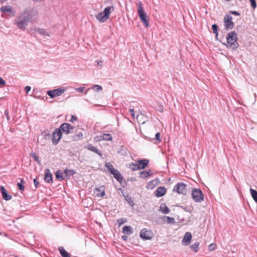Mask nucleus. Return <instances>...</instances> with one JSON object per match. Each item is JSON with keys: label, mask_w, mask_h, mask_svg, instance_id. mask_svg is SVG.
Listing matches in <instances>:
<instances>
[{"label": "nucleus", "mask_w": 257, "mask_h": 257, "mask_svg": "<svg viewBox=\"0 0 257 257\" xmlns=\"http://www.w3.org/2000/svg\"><path fill=\"white\" fill-rule=\"evenodd\" d=\"M31 87L29 86H27L25 87V91L26 93H28V92L31 90Z\"/></svg>", "instance_id": "5fc2aeb1"}, {"label": "nucleus", "mask_w": 257, "mask_h": 257, "mask_svg": "<svg viewBox=\"0 0 257 257\" xmlns=\"http://www.w3.org/2000/svg\"><path fill=\"white\" fill-rule=\"evenodd\" d=\"M65 91L64 88H57L53 90H49L47 92V94L49 95L51 98H53L57 96L61 95Z\"/></svg>", "instance_id": "6e6552de"}, {"label": "nucleus", "mask_w": 257, "mask_h": 257, "mask_svg": "<svg viewBox=\"0 0 257 257\" xmlns=\"http://www.w3.org/2000/svg\"><path fill=\"white\" fill-rule=\"evenodd\" d=\"M55 176L56 179H57L59 181H62L64 179L62 173L60 170H58L56 171V172L55 173Z\"/></svg>", "instance_id": "e433bc0d"}, {"label": "nucleus", "mask_w": 257, "mask_h": 257, "mask_svg": "<svg viewBox=\"0 0 257 257\" xmlns=\"http://www.w3.org/2000/svg\"><path fill=\"white\" fill-rule=\"evenodd\" d=\"M199 243L198 242H195L194 244L191 245L190 247L192 250L196 252L198 251L199 249Z\"/></svg>", "instance_id": "4c0bfd02"}, {"label": "nucleus", "mask_w": 257, "mask_h": 257, "mask_svg": "<svg viewBox=\"0 0 257 257\" xmlns=\"http://www.w3.org/2000/svg\"><path fill=\"white\" fill-rule=\"evenodd\" d=\"M120 181V182H118L120 184L121 186L122 187H125L126 186L127 182H126V181L125 180L123 179V178H122V179L121 181Z\"/></svg>", "instance_id": "a18cd8bd"}, {"label": "nucleus", "mask_w": 257, "mask_h": 257, "mask_svg": "<svg viewBox=\"0 0 257 257\" xmlns=\"http://www.w3.org/2000/svg\"><path fill=\"white\" fill-rule=\"evenodd\" d=\"M225 1H226V2H230V0H225Z\"/></svg>", "instance_id": "e2e57ef3"}, {"label": "nucleus", "mask_w": 257, "mask_h": 257, "mask_svg": "<svg viewBox=\"0 0 257 257\" xmlns=\"http://www.w3.org/2000/svg\"><path fill=\"white\" fill-rule=\"evenodd\" d=\"M159 183L160 181L159 178H156V179L149 181L146 186V188L148 189H152Z\"/></svg>", "instance_id": "4468645a"}, {"label": "nucleus", "mask_w": 257, "mask_h": 257, "mask_svg": "<svg viewBox=\"0 0 257 257\" xmlns=\"http://www.w3.org/2000/svg\"><path fill=\"white\" fill-rule=\"evenodd\" d=\"M101 140L104 141H111L112 140L111 135L109 134H104L101 136H100Z\"/></svg>", "instance_id": "7c9ffc66"}, {"label": "nucleus", "mask_w": 257, "mask_h": 257, "mask_svg": "<svg viewBox=\"0 0 257 257\" xmlns=\"http://www.w3.org/2000/svg\"><path fill=\"white\" fill-rule=\"evenodd\" d=\"M64 173L66 177L69 179L70 178L76 173V171L73 169H66L64 170Z\"/></svg>", "instance_id": "393cba45"}, {"label": "nucleus", "mask_w": 257, "mask_h": 257, "mask_svg": "<svg viewBox=\"0 0 257 257\" xmlns=\"http://www.w3.org/2000/svg\"><path fill=\"white\" fill-rule=\"evenodd\" d=\"M140 236L141 238L145 240L150 239L152 237L151 231L147 230L146 228H144L141 231Z\"/></svg>", "instance_id": "9d476101"}, {"label": "nucleus", "mask_w": 257, "mask_h": 257, "mask_svg": "<svg viewBox=\"0 0 257 257\" xmlns=\"http://www.w3.org/2000/svg\"><path fill=\"white\" fill-rule=\"evenodd\" d=\"M1 11L6 14L7 13H10L13 14V16H14L15 13L13 12L12 10L13 8L12 6L10 5H7L6 6L2 7L0 9Z\"/></svg>", "instance_id": "5701e85b"}, {"label": "nucleus", "mask_w": 257, "mask_h": 257, "mask_svg": "<svg viewBox=\"0 0 257 257\" xmlns=\"http://www.w3.org/2000/svg\"><path fill=\"white\" fill-rule=\"evenodd\" d=\"M6 84V82L4 80V79L0 77V86H4Z\"/></svg>", "instance_id": "864d4df0"}, {"label": "nucleus", "mask_w": 257, "mask_h": 257, "mask_svg": "<svg viewBox=\"0 0 257 257\" xmlns=\"http://www.w3.org/2000/svg\"><path fill=\"white\" fill-rule=\"evenodd\" d=\"M5 114L7 117V119L8 120H9L10 119V117L9 116V111L8 109H6L5 111Z\"/></svg>", "instance_id": "603ef678"}, {"label": "nucleus", "mask_w": 257, "mask_h": 257, "mask_svg": "<svg viewBox=\"0 0 257 257\" xmlns=\"http://www.w3.org/2000/svg\"><path fill=\"white\" fill-rule=\"evenodd\" d=\"M249 191L252 199L257 203V191L250 188Z\"/></svg>", "instance_id": "2f4dec72"}, {"label": "nucleus", "mask_w": 257, "mask_h": 257, "mask_svg": "<svg viewBox=\"0 0 257 257\" xmlns=\"http://www.w3.org/2000/svg\"><path fill=\"white\" fill-rule=\"evenodd\" d=\"M121 238L124 241H127V239H128V237H127V235H122Z\"/></svg>", "instance_id": "bf43d9fd"}, {"label": "nucleus", "mask_w": 257, "mask_h": 257, "mask_svg": "<svg viewBox=\"0 0 257 257\" xmlns=\"http://www.w3.org/2000/svg\"><path fill=\"white\" fill-rule=\"evenodd\" d=\"M212 30L213 33L215 34V38L217 40H218V26L216 24H214L212 25Z\"/></svg>", "instance_id": "72a5a7b5"}, {"label": "nucleus", "mask_w": 257, "mask_h": 257, "mask_svg": "<svg viewBox=\"0 0 257 257\" xmlns=\"http://www.w3.org/2000/svg\"><path fill=\"white\" fill-rule=\"evenodd\" d=\"M85 89L84 87H77L75 88V90L79 93H82Z\"/></svg>", "instance_id": "de8ad7c7"}, {"label": "nucleus", "mask_w": 257, "mask_h": 257, "mask_svg": "<svg viewBox=\"0 0 257 257\" xmlns=\"http://www.w3.org/2000/svg\"><path fill=\"white\" fill-rule=\"evenodd\" d=\"M7 0H0V2L1 3H3L4 2H5L6 1H7Z\"/></svg>", "instance_id": "680f3d73"}, {"label": "nucleus", "mask_w": 257, "mask_h": 257, "mask_svg": "<svg viewBox=\"0 0 257 257\" xmlns=\"http://www.w3.org/2000/svg\"><path fill=\"white\" fill-rule=\"evenodd\" d=\"M62 134L61 129L56 128L53 133L52 136V142L54 145H56L62 138Z\"/></svg>", "instance_id": "423d86ee"}, {"label": "nucleus", "mask_w": 257, "mask_h": 257, "mask_svg": "<svg viewBox=\"0 0 257 257\" xmlns=\"http://www.w3.org/2000/svg\"><path fill=\"white\" fill-rule=\"evenodd\" d=\"M137 180L136 177H131L127 179L128 181H136Z\"/></svg>", "instance_id": "13d9d810"}, {"label": "nucleus", "mask_w": 257, "mask_h": 257, "mask_svg": "<svg viewBox=\"0 0 257 257\" xmlns=\"http://www.w3.org/2000/svg\"><path fill=\"white\" fill-rule=\"evenodd\" d=\"M34 183L36 188H37L39 185V182L37 181V178L34 179Z\"/></svg>", "instance_id": "8fccbe9b"}, {"label": "nucleus", "mask_w": 257, "mask_h": 257, "mask_svg": "<svg viewBox=\"0 0 257 257\" xmlns=\"http://www.w3.org/2000/svg\"><path fill=\"white\" fill-rule=\"evenodd\" d=\"M15 257H19L18 255H15ZM23 257H24V256H23Z\"/></svg>", "instance_id": "69168bd1"}, {"label": "nucleus", "mask_w": 257, "mask_h": 257, "mask_svg": "<svg viewBox=\"0 0 257 257\" xmlns=\"http://www.w3.org/2000/svg\"><path fill=\"white\" fill-rule=\"evenodd\" d=\"M59 128L61 129V132L62 131L65 134L68 135L73 133L72 130L74 128V127L69 123H63L61 125Z\"/></svg>", "instance_id": "1a4fd4ad"}, {"label": "nucleus", "mask_w": 257, "mask_h": 257, "mask_svg": "<svg viewBox=\"0 0 257 257\" xmlns=\"http://www.w3.org/2000/svg\"><path fill=\"white\" fill-rule=\"evenodd\" d=\"M191 196L194 201L197 203H201L204 200V194L199 189H192Z\"/></svg>", "instance_id": "20e7f679"}, {"label": "nucleus", "mask_w": 257, "mask_h": 257, "mask_svg": "<svg viewBox=\"0 0 257 257\" xmlns=\"http://www.w3.org/2000/svg\"><path fill=\"white\" fill-rule=\"evenodd\" d=\"M45 181L48 183H53V175L49 169H46L45 170V176L44 178Z\"/></svg>", "instance_id": "9b49d317"}, {"label": "nucleus", "mask_w": 257, "mask_h": 257, "mask_svg": "<svg viewBox=\"0 0 257 257\" xmlns=\"http://www.w3.org/2000/svg\"><path fill=\"white\" fill-rule=\"evenodd\" d=\"M111 174L113 176L114 178L118 182H120V181L122 179V175H121L120 173L116 169L114 171V173H112Z\"/></svg>", "instance_id": "cd10ccee"}, {"label": "nucleus", "mask_w": 257, "mask_h": 257, "mask_svg": "<svg viewBox=\"0 0 257 257\" xmlns=\"http://www.w3.org/2000/svg\"><path fill=\"white\" fill-rule=\"evenodd\" d=\"M34 31L35 32H37L40 35L45 37H50V35L49 33L44 29H42L40 28H35L34 29Z\"/></svg>", "instance_id": "2eb2a0df"}, {"label": "nucleus", "mask_w": 257, "mask_h": 257, "mask_svg": "<svg viewBox=\"0 0 257 257\" xmlns=\"http://www.w3.org/2000/svg\"><path fill=\"white\" fill-rule=\"evenodd\" d=\"M114 10L113 6H109L105 8L103 11L102 12L106 16L109 18V16L110 13L113 12Z\"/></svg>", "instance_id": "bb28decb"}, {"label": "nucleus", "mask_w": 257, "mask_h": 257, "mask_svg": "<svg viewBox=\"0 0 257 257\" xmlns=\"http://www.w3.org/2000/svg\"><path fill=\"white\" fill-rule=\"evenodd\" d=\"M159 210L165 214H168L170 212L169 208L164 203L161 204Z\"/></svg>", "instance_id": "a878e982"}, {"label": "nucleus", "mask_w": 257, "mask_h": 257, "mask_svg": "<svg viewBox=\"0 0 257 257\" xmlns=\"http://www.w3.org/2000/svg\"><path fill=\"white\" fill-rule=\"evenodd\" d=\"M128 168L134 171L140 170L138 163H131L128 165Z\"/></svg>", "instance_id": "f704fd0d"}, {"label": "nucleus", "mask_w": 257, "mask_h": 257, "mask_svg": "<svg viewBox=\"0 0 257 257\" xmlns=\"http://www.w3.org/2000/svg\"><path fill=\"white\" fill-rule=\"evenodd\" d=\"M186 187L187 185L183 182H179L174 186L173 191L184 195L187 192Z\"/></svg>", "instance_id": "39448f33"}, {"label": "nucleus", "mask_w": 257, "mask_h": 257, "mask_svg": "<svg viewBox=\"0 0 257 257\" xmlns=\"http://www.w3.org/2000/svg\"><path fill=\"white\" fill-rule=\"evenodd\" d=\"M23 183H24V181L22 179L21 180L20 182H18L17 183L18 187L19 188V189L21 191H24V189H25V186L23 185Z\"/></svg>", "instance_id": "a19ab883"}, {"label": "nucleus", "mask_w": 257, "mask_h": 257, "mask_svg": "<svg viewBox=\"0 0 257 257\" xmlns=\"http://www.w3.org/2000/svg\"><path fill=\"white\" fill-rule=\"evenodd\" d=\"M58 250L62 257H71L70 254L67 252L63 246H60Z\"/></svg>", "instance_id": "c85d7f7f"}, {"label": "nucleus", "mask_w": 257, "mask_h": 257, "mask_svg": "<svg viewBox=\"0 0 257 257\" xmlns=\"http://www.w3.org/2000/svg\"><path fill=\"white\" fill-rule=\"evenodd\" d=\"M250 3H251V7L252 8L254 9L255 8H256V2H255V0H249Z\"/></svg>", "instance_id": "09e8293b"}, {"label": "nucleus", "mask_w": 257, "mask_h": 257, "mask_svg": "<svg viewBox=\"0 0 257 257\" xmlns=\"http://www.w3.org/2000/svg\"><path fill=\"white\" fill-rule=\"evenodd\" d=\"M160 111L161 112H162V108H160Z\"/></svg>", "instance_id": "0e129e2a"}, {"label": "nucleus", "mask_w": 257, "mask_h": 257, "mask_svg": "<svg viewBox=\"0 0 257 257\" xmlns=\"http://www.w3.org/2000/svg\"><path fill=\"white\" fill-rule=\"evenodd\" d=\"M161 219L164 222H166L168 224H173L175 223V219L170 216H163L161 217Z\"/></svg>", "instance_id": "412c9836"}, {"label": "nucleus", "mask_w": 257, "mask_h": 257, "mask_svg": "<svg viewBox=\"0 0 257 257\" xmlns=\"http://www.w3.org/2000/svg\"><path fill=\"white\" fill-rule=\"evenodd\" d=\"M138 13L142 22L144 24L146 27H148L149 26V18L144 11L142 3H139Z\"/></svg>", "instance_id": "7ed1b4c3"}, {"label": "nucleus", "mask_w": 257, "mask_h": 257, "mask_svg": "<svg viewBox=\"0 0 257 257\" xmlns=\"http://www.w3.org/2000/svg\"><path fill=\"white\" fill-rule=\"evenodd\" d=\"M191 238H192L191 233L189 232H187L186 233H185V234L184 236L182 241L185 242V245H187L190 243Z\"/></svg>", "instance_id": "6ab92c4d"}, {"label": "nucleus", "mask_w": 257, "mask_h": 257, "mask_svg": "<svg viewBox=\"0 0 257 257\" xmlns=\"http://www.w3.org/2000/svg\"><path fill=\"white\" fill-rule=\"evenodd\" d=\"M118 190L120 191L122 193V195L124 196V198H125V200L127 201V202L132 207H133L135 204L132 199V197H131V196L129 195H125L123 193V190L121 189V188H119L118 189Z\"/></svg>", "instance_id": "a211bd4d"}, {"label": "nucleus", "mask_w": 257, "mask_h": 257, "mask_svg": "<svg viewBox=\"0 0 257 257\" xmlns=\"http://www.w3.org/2000/svg\"><path fill=\"white\" fill-rule=\"evenodd\" d=\"M216 247V245L215 243H211L208 246V249L209 251L214 250Z\"/></svg>", "instance_id": "c03bdc74"}, {"label": "nucleus", "mask_w": 257, "mask_h": 257, "mask_svg": "<svg viewBox=\"0 0 257 257\" xmlns=\"http://www.w3.org/2000/svg\"><path fill=\"white\" fill-rule=\"evenodd\" d=\"M86 148L89 150V151H91L94 153H95L96 154H98L99 156H101L102 154L100 151H99L98 149H97L96 148H95L94 146H93L91 144H88L87 146L86 147Z\"/></svg>", "instance_id": "b1692460"}, {"label": "nucleus", "mask_w": 257, "mask_h": 257, "mask_svg": "<svg viewBox=\"0 0 257 257\" xmlns=\"http://www.w3.org/2000/svg\"><path fill=\"white\" fill-rule=\"evenodd\" d=\"M96 18L101 23L106 22L109 19V18L106 16L102 12H100L96 15Z\"/></svg>", "instance_id": "aec40b11"}, {"label": "nucleus", "mask_w": 257, "mask_h": 257, "mask_svg": "<svg viewBox=\"0 0 257 257\" xmlns=\"http://www.w3.org/2000/svg\"><path fill=\"white\" fill-rule=\"evenodd\" d=\"M31 156L39 165H41V161L39 160V157L36 155L35 153H32L31 154Z\"/></svg>", "instance_id": "58836bf2"}, {"label": "nucleus", "mask_w": 257, "mask_h": 257, "mask_svg": "<svg viewBox=\"0 0 257 257\" xmlns=\"http://www.w3.org/2000/svg\"><path fill=\"white\" fill-rule=\"evenodd\" d=\"M122 232L127 235H130L134 233L133 229L132 226L125 225L122 227Z\"/></svg>", "instance_id": "4be33fe9"}, {"label": "nucleus", "mask_w": 257, "mask_h": 257, "mask_svg": "<svg viewBox=\"0 0 257 257\" xmlns=\"http://www.w3.org/2000/svg\"><path fill=\"white\" fill-rule=\"evenodd\" d=\"M155 138L157 141H158L159 142H161L162 141V139L161 138V135L160 133H157L155 135Z\"/></svg>", "instance_id": "49530a36"}, {"label": "nucleus", "mask_w": 257, "mask_h": 257, "mask_svg": "<svg viewBox=\"0 0 257 257\" xmlns=\"http://www.w3.org/2000/svg\"><path fill=\"white\" fill-rule=\"evenodd\" d=\"M37 12H33L31 8L25 10L15 20L18 28L25 30L29 21L33 18V16H36Z\"/></svg>", "instance_id": "f257e3e1"}, {"label": "nucleus", "mask_w": 257, "mask_h": 257, "mask_svg": "<svg viewBox=\"0 0 257 257\" xmlns=\"http://www.w3.org/2000/svg\"><path fill=\"white\" fill-rule=\"evenodd\" d=\"M126 221H127V220H126V219H123V218H122L118 219L117 220V222L118 223L119 226H121L122 224H123L124 223L126 222Z\"/></svg>", "instance_id": "79ce46f5"}, {"label": "nucleus", "mask_w": 257, "mask_h": 257, "mask_svg": "<svg viewBox=\"0 0 257 257\" xmlns=\"http://www.w3.org/2000/svg\"><path fill=\"white\" fill-rule=\"evenodd\" d=\"M149 161L147 159H142L138 160V165L139 169H144L146 166H148Z\"/></svg>", "instance_id": "f3484780"}, {"label": "nucleus", "mask_w": 257, "mask_h": 257, "mask_svg": "<svg viewBox=\"0 0 257 257\" xmlns=\"http://www.w3.org/2000/svg\"><path fill=\"white\" fill-rule=\"evenodd\" d=\"M151 171L149 170L148 171H144L140 173L139 177L140 178H146L151 175Z\"/></svg>", "instance_id": "c756f323"}, {"label": "nucleus", "mask_w": 257, "mask_h": 257, "mask_svg": "<svg viewBox=\"0 0 257 257\" xmlns=\"http://www.w3.org/2000/svg\"><path fill=\"white\" fill-rule=\"evenodd\" d=\"M41 135L43 138L47 140H49L51 138V135L50 134L48 130H45L41 133Z\"/></svg>", "instance_id": "473e14b6"}, {"label": "nucleus", "mask_w": 257, "mask_h": 257, "mask_svg": "<svg viewBox=\"0 0 257 257\" xmlns=\"http://www.w3.org/2000/svg\"><path fill=\"white\" fill-rule=\"evenodd\" d=\"M226 43L223 44L227 48H230L233 50L237 49L239 46L237 42L238 37L235 31H231L227 33L226 35Z\"/></svg>", "instance_id": "f03ea898"}, {"label": "nucleus", "mask_w": 257, "mask_h": 257, "mask_svg": "<svg viewBox=\"0 0 257 257\" xmlns=\"http://www.w3.org/2000/svg\"><path fill=\"white\" fill-rule=\"evenodd\" d=\"M232 17L229 15H226L224 17L225 30L227 31L233 28L234 24L232 21Z\"/></svg>", "instance_id": "0eeeda50"}, {"label": "nucleus", "mask_w": 257, "mask_h": 257, "mask_svg": "<svg viewBox=\"0 0 257 257\" xmlns=\"http://www.w3.org/2000/svg\"><path fill=\"white\" fill-rule=\"evenodd\" d=\"M105 166L107 168L108 171L110 173V174L114 173V171L116 170L114 168L113 166L110 163H106Z\"/></svg>", "instance_id": "c9c22d12"}, {"label": "nucleus", "mask_w": 257, "mask_h": 257, "mask_svg": "<svg viewBox=\"0 0 257 257\" xmlns=\"http://www.w3.org/2000/svg\"><path fill=\"white\" fill-rule=\"evenodd\" d=\"M129 112L130 114L134 118L135 117V112L133 108H131L129 110Z\"/></svg>", "instance_id": "6e6d98bb"}, {"label": "nucleus", "mask_w": 257, "mask_h": 257, "mask_svg": "<svg viewBox=\"0 0 257 257\" xmlns=\"http://www.w3.org/2000/svg\"><path fill=\"white\" fill-rule=\"evenodd\" d=\"M94 192L96 194V196L98 197H102L104 196L105 194L104 187L103 186H101L98 188H95Z\"/></svg>", "instance_id": "ddd939ff"}, {"label": "nucleus", "mask_w": 257, "mask_h": 257, "mask_svg": "<svg viewBox=\"0 0 257 257\" xmlns=\"http://www.w3.org/2000/svg\"><path fill=\"white\" fill-rule=\"evenodd\" d=\"M96 62H97V66H100L101 67L102 66L103 63L101 61L99 60V61H97Z\"/></svg>", "instance_id": "052dcab7"}, {"label": "nucleus", "mask_w": 257, "mask_h": 257, "mask_svg": "<svg viewBox=\"0 0 257 257\" xmlns=\"http://www.w3.org/2000/svg\"><path fill=\"white\" fill-rule=\"evenodd\" d=\"M77 119V117L76 116L72 115L71 116V118L70 121L71 122H73L74 121H76Z\"/></svg>", "instance_id": "4d7b16f0"}, {"label": "nucleus", "mask_w": 257, "mask_h": 257, "mask_svg": "<svg viewBox=\"0 0 257 257\" xmlns=\"http://www.w3.org/2000/svg\"><path fill=\"white\" fill-rule=\"evenodd\" d=\"M93 88L95 90V91H100L102 90V88L101 86L98 85H95Z\"/></svg>", "instance_id": "37998d69"}, {"label": "nucleus", "mask_w": 257, "mask_h": 257, "mask_svg": "<svg viewBox=\"0 0 257 257\" xmlns=\"http://www.w3.org/2000/svg\"><path fill=\"white\" fill-rule=\"evenodd\" d=\"M166 189L164 187H159L155 191V196L160 197L164 196L166 193Z\"/></svg>", "instance_id": "dca6fc26"}, {"label": "nucleus", "mask_w": 257, "mask_h": 257, "mask_svg": "<svg viewBox=\"0 0 257 257\" xmlns=\"http://www.w3.org/2000/svg\"><path fill=\"white\" fill-rule=\"evenodd\" d=\"M83 137V134L81 132L78 133L77 134L73 136V139L74 141H79Z\"/></svg>", "instance_id": "ea45409f"}, {"label": "nucleus", "mask_w": 257, "mask_h": 257, "mask_svg": "<svg viewBox=\"0 0 257 257\" xmlns=\"http://www.w3.org/2000/svg\"><path fill=\"white\" fill-rule=\"evenodd\" d=\"M229 13L232 15H236L237 16H239L240 15V14L239 13H238V12L235 11H230Z\"/></svg>", "instance_id": "3c124183"}, {"label": "nucleus", "mask_w": 257, "mask_h": 257, "mask_svg": "<svg viewBox=\"0 0 257 257\" xmlns=\"http://www.w3.org/2000/svg\"><path fill=\"white\" fill-rule=\"evenodd\" d=\"M0 192L4 200L8 201L11 200L12 198V195L8 193L5 188L3 186H1L0 187Z\"/></svg>", "instance_id": "f8f14e48"}]
</instances>
